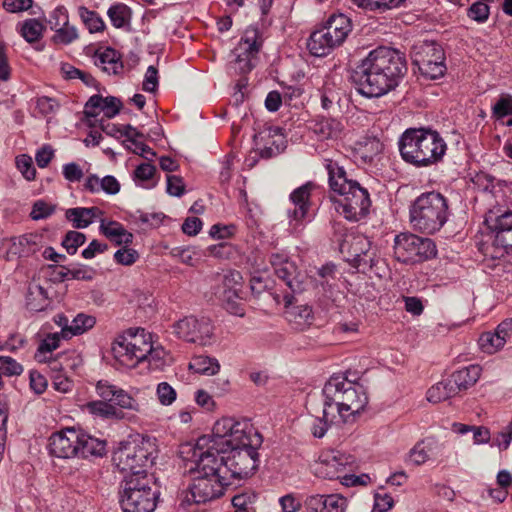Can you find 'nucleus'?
I'll list each match as a JSON object with an SVG mask.
<instances>
[{"mask_svg": "<svg viewBox=\"0 0 512 512\" xmlns=\"http://www.w3.org/2000/svg\"><path fill=\"white\" fill-rule=\"evenodd\" d=\"M406 71L405 57L399 51L378 47L356 66L352 80L360 94L380 97L394 89Z\"/></svg>", "mask_w": 512, "mask_h": 512, "instance_id": "1", "label": "nucleus"}, {"mask_svg": "<svg viewBox=\"0 0 512 512\" xmlns=\"http://www.w3.org/2000/svg\"><path fill=\"white\" fill-rule=\"evenodd\" d=\"M329 186L338 197L332 196L335 210L349 221L357 222L369 213L371 200L366 188L357 181L348 179L343 166L332 159H325Z\"/></svg>", "mask_w": 512, "mask_h": 512, "instance_id": "2", "label": "nucleus"}, {"mask_svg": "<svg viewBox=\"0 0 512 512\" xmlns=\"http://www.w3.org/2000/svg\"><path fill=\"white\" fill-rule=\"evenodd\" d=\"M399 151L402 159L416 167H428L443 159L447 145L437 131L409 128L401 135Z\"/></svg>", "mask_w": 512, "mask_h": 512, "instance_id": "3", "label": "nucleus"}, {"mask_svg": "<svg viewBox=\"0 0 512 512\" xmlns=\"http://www.w3.org/2000/svg\"><path fill=\"white\" fill-rule=\"evenodd\" d=\"M409 213L410 223L415 230L434 234L448 220V201L439 192L422 193L410 206Z\"/></svg>", "mask_w": 512, "mask_h": 512, "instance_id": "4", "label": "nucleus"}, {"mask_svg": "<svg viewBox=\"0 0 512 512\" xmlns=\"http://www.w3.org/2000/svg\"><path fill=\"white\" fill-rule=\"evenodd\" d=\"M212 447L208 437H199L196 443H186L180 448V456L191 463L189 471L194 474L213 476L228 481L226 457L220 456Z\"/></svg>", "mask_w": 512, "mask_h": 512, "instance_id": "5", "label": "nucleus"}, {"mask_svg": "<svg viewBox=\"0 0 512 512\" xmlns=\"http://www.w3.org/2000/svg\"><path fill=\"white\" fill-rule=\"evenodd\" d=\"M155 452V444L150 438L136 435L120 443L113 453L112 460L121 472L142 477L147 475V467L153 464Z\"/></svg>", "mask_w": 512, "mask_h": 512, "instance_id": "6", "label": "nucleus"}, {"mask_svg": "<svg viewBox=\"0 0 512 512\" xmlns=\"http://www.w3.org/2000/svg\"><path fill=\"white\" fill-rule=\"evenodd\" d=\"M260 435L249 420L223 417L215 422L212 434L204 435L203 437H208L217 453H227L229 450L239 447L247 441L258 445Z\"/></svg>", "mask_w": 512, "mask_h": 512, "instance_id": "7", "label": "nucleus"}, {"mask_svg": "<svg viewBox=\"0 0 512 512\" xmlns=\"http://www.w3.org/2000/svg\"><path fill=\"white\" fill-rule=\"evenodd\" d=\"M352 22L345 14L331 15L323 26L313 31L307 40L309 52L317 57H323L341 46L350 32Z\"/></svg>", "mask_w": 512, "mask_h": 512, "instance_id": "8", "label": "nucleus"}, {"mask_svg": "<svg viewBox=\"0 0 512 512\" xmlns=\"http://www.w3.org/2000/svg\"><path fill=\"white\" fill-rule=\"evenodd\" d=\"M160 492L152 479L142 477H126L120 493V505L123 512H154Z\"/></svg>", "mask_w": 512, "mask_h": 512, "instance_id": "9", "label": "nucleus"}, {"mask_svg": "<svg viewBox=\"0 0 512 512\" xmlns=\"http://www.w3.org/2000/svg\"><path fill=\"white\" fill-rule=\"evenodd\" d=\"M323 395H328L350 419L361 413L368 404V396L362 385L339 376L328 380L323 388Z\"/></svg>", "mask_w": 512, "mask_h": 512, "instance_id": "10", "label": "nucleus"}, {"mask_svg": "<svg viewBox=\"0 0 512 512\" xmlns=\"http://www.w3.org/2000/svg\"><path fill=\"white\" fill-rule=\"evenodd\" d=\"M394 257L405 264H415L436 255V246L429 238L412 233H400L394 238Z\"/></svg>", "mask_w": 512, "mask_h": 512, "instance_id": "11", "label": "nucleus"}, {"mask_svg": "<svg viewBox=\"0 0 512 512\" xmlns=\"http://www.w3.org/2000/svg\"><path fill=\"white\" fill-rule=\"evenodd\" d=\"M263 443V437L260 435L258 445L247 441L239 447L229 450L226 457V467L228 468L229 482L232 479H245L251 476L258 467L259 454L258 449Z\"/></svg>", "mask_w": 512, "mask_h": 512, "instance_id": "12", "label": "nucleus"}, {"mask_svg": "<svg viewBox=\"0 0 512 512\" xmlns=\"http://www.w3.org/2000/svg\"><path fill=\"white\" fill-rule=\"evenodd\" d=\"M173 331L178 338L200 347L211 346L217 340L214 326L207 317H184L173 324Z\"/></svg>", "mask_w": 512, "mask_h": 512, "instance_id": "13", "label": "nucleus"}, {"mask_svg": "<svg viewBox=\"0 0 512 512\" xmlns=\"http://www.w3.org/2000/svg\"><path fill=\"white\" fill-rule=\"evenodd\" d=\"M443 49L433 42H423L413 48L412 63L420 73L429 79H437L444 75L446 66Z\"/></svg>", "mask_w": 512, "mask_h": 512, "instance_id": "14", "label": "nucleus"}, {"mask_svg": "<svg viewBox=\"0 0 512 512\" xmlns=\"http://www.w3.org/2000/svg\"><path fill=\"white\" fill-rule=\"evenodd\" d=\"M117 348L125 352H159L164 349L157 335L142 327H130L119 333L112 342V351Z\"/></svg>", "mask_w": 512, "mask_h": 512, "instance_id": "15", "label": "nucleus"}, {"mask_svg": "<svg viewBox=\"0 0 512 512\" xmlns=\"http://www.w3.org/2000/svg\"><path fill=\"white\" fill-rule=\"evenodd\" d=\"M231 484L232 482H229V480L223 481L217 477L195 474L187 488L185 501L189 504L212 501L221 497L224 494L225 487Z\"/></svg>", "mask_w": 512, "mask_h": 512, "instance_id": "16", "label": "nucleus"}, {"mask_svg": "<svg viewBox=\"0 0 512 512\" xmlns=\"http://www.w3.org/2000/svg\"><path fill=\"white\" fill-rule=\"evenodd\" d=\"M270 264L275 275L282 280L292 293H299L305 289L306 274L299 271L294 261L282 252L270 255Z\"/></svg>", "mask_w": 512, "mask_h": 512, "instance_id": "17", "label": "nucleus"}, {"mask_svg": "<svg viewBox=\"0 0 512 512\" xmlns=\"http://www.w3.org/2000/svg\"><path fill=\"white\" fill-rule=\"evenodd\" d=\"M260 47L261 42L258 40L257 29H247L234 49L235 60L232 68L240 74L250 72L254 66L252 61L258 54Z\"/></svg>", "mask_w": 512, "mask_h": 512, "instance_id": "18", "label": "nucleus"}, {"mask_svg": "<svg viewBox=\"0 0 512 512\" xmlns=\"http://www.w3.org/2000/svg\"><path fill=\"white\" fill-rule=\"evenodd\" d=\"M348 459L339 452L324 453L313 466V472L317 477L344 481L348 472Z\"/></svg>", "mask_w": 512, "mask_h": 512, "instance_id": "19", "label": "nucleus"}, {"mask_svg": "<svg viewBox=\"0 0 512 512\" xmlns=\"http://www.w3.org/2000/svg\"><path fill=\"white\" fill-rule=\"evenodd\" d=\"M79 430L75 428H66L53 433L49 438V452L51 455L69 459L77 457Z\"/></svg>", "mask_w": 512, "mask_h": 512, "instance_id": "20", "label": "nucleus"}, {"mask_svg": "<svg viewBox=\"0 0 512 512\" xmlns=\"http://www.w3.org/2000/svg\"><path fill=\"white\" fill-rule=\"evenodd\" d=\"M314 184L308 182L290 194V201L294 205L293 210H288V217L290 218V225L296 229L301 221L307 216L310 208V196Z\"/></svg>", "mask_w": 512, "mask_h": 512, "instance_id": "21", "label": "nucleus"}, {"mask_svg": "<svg viewBox=\"0 0 512 512\" xmlns=\"http://www.w3.org/2000/svg\"><path fill=\"white\" fill-rule=\"evenodd\" d=\"M120 108L121 101L116 97L93 95L86 102L83 113L86 118H95L101 112H103L107 118H113L119 113Z\"/></svg>", "mask_w": 512, "mask_h": 512, "instance_id": "22", "label": "nucleus"}, {"mask_svg": "<svg viewBox=\"0 0 512 512\" xmlns=\"http://www.w3.org/2000/svg\"><path fill=\"white\" fill-rule=\"evenodd\" d=\"M292 299V295H284L285 318L294 329L303 330L309 327L314 321L312 308L306 304L292 305Z\"/></svg>", "mask_w": 512, "mask_h": 512, "instance_id": "23", "label": "nucleus"}, {"mask_svg": "<svg viewBox=\"0 0 512 512\" xmlns=\"http://www.w3.org/2000/svg\"><path fill=\"white\" fill-rule=\"evenodd\" d=\"M370 249L369 240L360 234H346L344 239L339 244V250L342 254L347 256L349 261H354L360 264Z\"/></svg>", "mask_w": 512, "mask_h": 512, "instance_id": "24", "label": "nucleus"}, {"mask_svg": "<svg viewBox=\"0 0 512 512\" xmlns=\"http://www.w3.org/2000/svg\"><path fill=\"white\" fill-rule=\"evenodd\" d=\"M512 339V317L502 321L494 332H484L479 337L481 349L500 350Z\"/></svg>", "mask_w": 512, "mask_h": 512, "instance_id": "25", "label": "nucleus"}, {"mask_svg": "<svg viewBox=\"0 0 512 512\" xmlns=\"http://www.w3.org/2000/svg\"><path fill=\"white\" fill-rule=\"evenodd\" d=\"M103 212L98 207H75L65 211L66 219L71 222L73 228L84 229L102 216Z\"/></svg>", "mask_w": 512, "mask_h": 512, "instance_id": "26", "label": "nucleus"}, {"mask_svg": "<svg viewBox=\"0 0 512 512\" xmlns=\"http://www.w3.org/2000/svg\"><path fill=\"white\" fill-rule=\"evenodd\" d=\"M77 457H102L106 453V441L95 438L79 430Z\"/></svg>", "mask_w": 512, "mask_h": 512, "instance_id": "27", "label": "nucleus"}, {"mask_svg": "<svg viewBox=\"0 0 512 512\" xmlns=\"http://www.w3.org/2000/svg\"><path fill=\"white\" fill-rule=\"evenodd\" d=\"M101 233L115 242L117 245H128L133 241V235L128 232L122 224L116 221H108L101 220L100 225Z\"/></svg>", "mask_w": 512, "mask_h": 512, "instance_id": "28", "label": "nucleus"}, {"mask_svg": "<svg viewBox=\"0 0 512 512\" xmlns=\"http://www.w3.org/2000/svg\"><path fill=\"white\" fill-rule=\"evenodd\" d=\"M481 368L478 365H470L452 373L450 380L453 386H457L456 392L466 390L473 386L479 379Z\"/></svg>", "mask_w": 512, "mask_h": 512, "instance_id": "29", "label": "nucleus"}, {"mask_svg": "<svg viewBox=\"0 0 512 512\" xmlns=\"http://www.w3.org/2000/svg\"><path fill=\"white\" fill-rule=\"evenodd\" d=\"M150 355L142 354L141 357H136V354H104L103 360L116 370L126 371L135 368L139 363L147 361Z\"/></svg>", "mask_w": 512, "mask_h": 512, "instance_id": "30", "label": "nucleus"}, {"mask_svg": "<svg viewBox=\"0 0 512 512\" xmlns=\"http://www.w3.org/2000/svg\"><path fill=\"white\" fill-rule=\"evenodd\" d=\"M95 64L108 74H119L123 70V64L118 52L112 48H106L103 52L96 53Z\"/></svg>", "mask_w": 512, "mask_h": 512, "instance_id": "31", "label": "nucleus"}, {"mask_svg": "<svg viewBox=\"0 0 512 512\" xmlns=\"http://www.w3.org/2000/svg\"><path fill=\"white\" fill-rule=\"evenodd\" d=\"M456 389L457 386H453L450 378L445 379L430 387L427 391L426 398L430 403H440L457 395Z\"/></svg>", "mask_w": 512, "mask_h": 512, "instance_id": "32", "label": "nucleus"}, {"mask_svg": "<svg viewBox=\"0 0 512 512\" xmlns=\"http://www.w3.org/2000/svg\"><path fill=\"white\" fill-rule=\"evenodd\" d=\"M189 368L196 373L210 376L218 373L220 365L216 358L209 357L207 354H196L191 359Z\"/></svg>", "mask_w": 512, "mask_h": 512, "instance_id": "33", "label": "nucleus"}, {"mask_svg": "<svg viewBox=\"0 0 512 512\" xmlns=\"http://www.w3.org/2000/svg\"><path fill=\"white\" fill-rule=\"evenodd\" d=\"M221 300L224 308L233 315L244 316L245 310L243 306L242 291L223 290Z\"/></svg>", "mask_w": 512, "mask_h": 512, "instance_id": "34", "label": "nucleus"}, {"mask_svg": "<svg viewBox=\"0 0 512 512\" xmlns=\"http://www.w3.org/2000/svg\"><path fill=\"white\" fill-rule=\"evenodd\" d=\"M26 305L31 311H42L48 306V294L40 285H32L29 287L26 297Z\"/></svg>", "mask_w": 512, "mask_h": 512, "instance_id": "35", "label": "nucleus"}, {"mask_svg": "<svg viewBox=\"0 0 512 512\" xmlns=\"http://www.w3.org/2000/svg\"><path fill=\"white\" fill-rule=\"evenodd\" d=\"M323 396L324 401L321 414L326 421H329L331 424L346 423L350 421V417L347 413L345 411H340L339 405L329 399L328 395Z\"/></svg>", "mask_w": 512, "mask_h": 512, "instance_id": "36", "label": "nucleus"}, {"mask_svg": "<svg viewBox=\"0 0 512 512\" xmlns=\"http://www.w3.org/2000/svg\"><path fill=\"white\" fill-rule=\"evenodd\" d=\"M383 143L376 137H367L359 142L357 152L364 162H371L383 151Z\"/></svg>", "mask_w": 512, "mask_h": 512, "instance_id": "37", "label": "nucleus"}, {"mask_svg": "<svg viewBox=\"0 0 512 512\" xmlns=\"http://www.w3.org/2000/svg\"><path fill=\"white\" fill-rule=\"evenodd\" d=\"M87 409L90 413L107 419H122L124 417V413L109 403V401L89 402Z\"/></svg>", "mask_w": 512, "mask_h": 512, "instance_id": "38", "label": "nucleus"}, {"mask_svg": "<svg viewBox=\"0 0 512 512\" xmlns=\"http://www.w3.org/2000/svg\"><path fill=\"white\" fill-rule=\"evenodd\" d=\"M44 30L45 26L42 22L31 18L21 24L20 33L27 42L34 43L42 38Z\"/></svg>", "mask_w": 512, "mask_h": 512, "instance_id": "39", "label": "nucleus"}, {"mask_svg": "<svg viewBox=\"0 0 512 512\" xmlns=\"http://www.w3.org/2000/svg\"><path fill=\"white\" fill-rule=\"evenodd\" d=\"M433 440L426 439L418 442L409 453V461L415 465H421L430 459Z\"/></svg>", "mask_w": 512, "mask_h": 512, "instance_id": "40", "label": "nucleus"}, {"mask_svg": "<svg viewBox=\"0 0 512 512\" xmlns=\"http://www.w3.org/2000/svg\"><path fill=\"white\" fill-rule=\"evenodd\" d=\"M405 1L406 0H351V2L357 5L359 8L368 11L397 8Z\"/></svg>", "mask_w": 512, "mask_h": 512, "instance_id": "41", "label": "nucleus"}, {"mask_svg": "<svg viewBox=\"0 0 512 512\" xmlns=\"http://www.w3.org/2000/svg\"><path fill=\"white\" fill-rule=\"evenodd\" d=\"M95 324V319L91 316L78 314L72 321H70L69 329H65L64 333H69V338L75 335L84 333L86 330L92 328Z\"/></svg>", "mask_w": 512, "mask_h": 512, "instance_id": "42", "label": "nucleus"}, {"mask_svg": "<svg viewBox=\"0 0 512 512\" xmlns=\"http://www.w3.org/2000/svg\"><path fill=\"white\" fill-rule=\"evenodd\" d=\"M107 14L113 26L116 28L124 27L130 19V9L124 4L111 6Z\"/></svg>", "mask_w": 512, "mask_h": 512, "instance_id": "43", "label": "nucleus"}, {"mask_svg": "<svg viewBox=\"0 0 512 512\" xmlns=\"http://www.w3.org/2000/svg\"><path fill=\"white\" fill-rule=\"evenodd\" d=\"M79 14L82 21L91 33L104 30L105 24L102 18L96 12L90 11L85 7H80Z\"/></svg>", "mask_w": 512, "mask_h": 512, "instance_id": "44", "label": "nucleus"}, {"mask_svg": "<svg viewBox=\"0 0 512 512\" xmlns=\"http://www.w3.org/2000/svg\"><path fill=\"white\" fill-rule=\"evenodd\" d=\"M172 257L183 264L194 266L200 255L195 247H175L170 251Z\"/></svg>", "mask_w": 512, "mask_h": 512, "instance_id": "45", "label": "nucleus"}, {"mask_svg": "<svg viewBox=\"0 0 512 512\" xmlns=\"http://www.w3.org/2000/svg\"><path fill=\"white\" fill-rule=\"evenodd\" d=\"M86 241L85 234L76 230H71L66 233L62 240V246L66 249L67 253L74 255L77 249L82 246Z\"/></svg>", "mask_w": 512, "mask_h": 512, "instance_id": "46", "label": "nucleus"}, {"mask_svg": "<svg viewBox=\"0 0 512 512\" xmlns=\"http://www.w3.org/2000/svg\"><path fill=\"white\" fill-rule=\"evenodd\" d=\"M54 31L52 41L56 44L68 45L78 38L76 27L70 25L69 22Z\"/></svg>", "mask_w": 512, "mask_h": 512, "instance_id": "47", "label": "nucleus"}, {"mask_svg": "<svg viewBox=\"0 0 512 512\" xmlns=\"http://www.w3.org/2000/svg\"><path fill=\"white\" fill-rule=\"evenodd\" d=\"M16 167L23 175V177L32 181L36 177V169L33 166L32 158L27 154H21L16 157Z\"/></svg>", "mask_w": 512, "mask_h": 512, "instance_id": "48", "label": "nucleus"}, {"mask_svg": "<svg viewBox=\"0 0 512 512\" xmlns=\"http://www.w3.org/2000/svg\"><path fill=\"white\" fill-rule=\"evenodd\" d=\"M256 495L252 492H242L232 498L234 510L240 512H250L255 503Z\"/></svg>", "mask_w": 512, "mask_h": 512, "instance_id": "49", "label": "nucleus"}, {"mask_svg": "<svg viewBox=\"0 0 512 512\" xmlns=\"http://www.w3.org/2000/svg\"><path fill=\"white\" fill-rule=\"evenodd\" d=\"M21 349H27V341L19 333H12L6 339L0 340V350L13 352Z\"/></svg>", "mask_w": 512, "mask_h": 512, "instance_id": "50", "label": "nucleus"}, {"mask_svg": "<svg viewBox=\"0 0 512 512\" xmlns=\"http://www.w3.org/2000/svg\"><path fill=\"white\" fill-rule=\"evenodd\" d=\"M56 210V206L44 200H37L32 206L30 217L33 220H41L50 217Z\"/></svg>", "mask_w": 512, "mask_h": 512, "instance_id": "51", "label": "nucleus"}, {"mask_svg": "<svg viewBox=\"0 0 512 512\" xmlns=\"http://www.w3.org/2000/svg\"><path fill=\"white\" fill-rule=\"evenodd\" d=\"M489 14V6L483 1L473 3L467 10V16L478 23L485 22L488 19Z\"/></svg>", "mask_w": 512, "mask_h": 512, "instance_id": "52", "label": "nucleus"}, {"mask_svg": "<svg viewBox=\"0 0 512 512\" xmlns=\"http://www.w3.org/2000/svg\"><path fill=\"white\" fill-rule=\"evenodd\" d=\"M23 372V367L10 356H0V376H18Z\"/></svg>", "mask_w": 512, "mask_h": 512, "instance_id": "53", "label": "nucleus"}, {"mask_svg": "<svg viewBox=\"0 0 512 512\" xmlns=\"http://www.w3.org/2000/svg\"><path fill=\"white\" fill-rule=\"evenodd\" d=\"M323 504L321 512H344L346 499L338 494L326 495Z\"/></svg>", "mask_w": 512, "mask_h": 512, "instance_id": "54", "label": "nucleus"}, {"mask_svg": "<svg viewBox=\"0 0 512 512\" xmlns=\"http://www.w3.org/2000/svg\"><path fill=\"white\" fill-rule=\"evenodd\" d=\"M112 402L124 409L139 410L137 401L121 388L116 390Z\"/></svg>", "mask_w": 512, "mask_h": 512, "instance_id": "55", "label": "nucleus"}, {"mask_svg": "<svg viewBox=\"0 0 512 512\" xmlns=\"http://www.w3.org/2000/svg\"><path fill=\"white\" fill-rule=\"evenodd\" d=\"M492 113L498 119L512 115V97L509 95L500 97L493 106Z\"/></svg>", "mask_w": 512, "mask_h": 512, "instance_id": "56", "label": "nucleus"}, {"mask_svg": "<svg viewBox=\"0 0 512 512\" xmlns=\"http://www.w3.org/2000/svg\"><path fill=\"white\" fill-rule=\"evenodd\" d=\"M62 174L64 179L68 182H79L84 177L83 169L76 162L64 164Z\"/></svg>", "mask_w": 512, "mask_h": 512, "instance_id": "57", "label": "nucleus"}, {"mask_svg": "<svg viewBox=\"0 0 512 512\" xmlns=\"http://www.w3.org/2000/svg\"><path fill=\"white\" fill-rule=\"evenodd\" d=\"M69 22L67 10L59 6L55 8L49 16L48 24L52 30H56Z\"/></svg>", "mask_w": 512, "mask_h": 512, "instance_id": "58", "label": "nucleus"}, {"mask_svg": "<svg viewBox=\"0 0 512 512\" xmlns=\"http://www.w3.org/2000/svg\"><path fill=\"white\" fill-rule=\"evenodd\" d=\"M243 278L238 271H229L223 277V290L242 291Z\"/></svg>", "mask_w": 512, "mask_h": 512, "instance_id": "59", "label": "nucleus"}, {"mask_svg": "<svg viewBox=\"0 0 512 512\" xmlns=\"http://www.w3.org/2000/svg\"><path fill=\"white\" fill-rule=\"evenodd\" d=\"M285 148V140L282 136H279L278 139L273 140L270 145L260 149L259 154L261 158L269 159L282 153Z\"/></svg>", "mask_w": 512, "mask_h": 512, "instance_id": "60", "label": "nucleus"}, {"mask_svg": "<svg viewBox=\"0 0 512 512\" xmlns=\"http://www.w3.org/2000/svg\"><path fill=\"white\" fill-rule=\"evenodd\" d=\"M157 396L162 405H170L176 399V391L167 382H161L157 386Z\"/></svg>", "mask_w": 512, "mask_h": 512, "instance_id": "61", "label": "nucleus"}, {"mask_svg": "<svg viewBox=\"0 0 512 512\" xmlns=\"http://www.w3.org/2000/svg\"><path fill=\"white\" fill-rule=\"evenodd\" d=\"M138 257L139 255L136 250L127 247L117 250L114 254L116 262L126 266L134 264Z\"/></svg>", "mask_w": 512, "mask_h": 512, "instance_id": "62", "label": "nucleus"}, {"mask_svg": "<svg viewBox=\"0 0 512 512\" xmlns=\"http://www.w3.org/2000/svg\"><path fill=\"white\" fill-rule=\"evenodd\" d=\"M495 232V235L498 232H508V230H512V211H505L501 215L495 218V222L491 227Z\"/></svg>", "mask_w": 512, "mask_h": 512, "instance_id": "63", "label": "nucleus"}, {"mask_svg": "<svg viewBox=\"0 0 512 512\" xmlns=\"http://www.w3.org/2000/svg\"><path fill=\"white\" fill-rule=\"evenodd\" d=\"M62 336L59 333L48 334L39 344L37 352H52L60 347Z\"/></svg>", "mask_w": 512, "mask_h": 512, "instance_id": "64", "label": "nucleus"}]
</instances>
